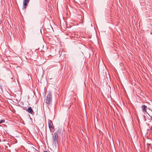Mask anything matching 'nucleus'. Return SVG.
<instances>
[{
    "label": "nucleus",
    "instance_id": "obj_4",
    "mask_svg": "<svg viewBox=\"0 0 152 152\" xmlns=\"http://www.w3.org/2000/svg\"><path fill=\"white\" fill-rule=\"evenodd\" d=\"M26 110L27 111H28V113L31 114H32L34 113L33 110L31 107H28V108L26 109Z\"/></svg>",
    "mask_w": 152,
    "mask_h": 152
},
{
    "label": "nucleus",
    "instance_id": "obj_1",
    "mask_svg": "<svg viewBox=\"0 0 152 152\" xmlns=\"http://www.w3.org/2000/svg\"><path fill=\"white\" fill-rule=\"evenodd\" d=\"M58 136L57 134L56 133H54L52 135V138L53 139V143L55 146H57L58 144Z\"/></svg>",
    "mask_w": 152,
    "mask_h": 152
},
{
    "label": "nucleus",
    "instance_id": "obj_10",
    "mask_svg": "<svg viewBox=\"0 0 152 152\" xmlns=\"http://www.w3.org/2000/svg\"><path fill=\"white\" fill-rule=\"evenodd\" d=\"M28 1H29V0H27Z\"/></svg>",
    "mask_w": 152,
    "mask_h": 152
},
{
    "label": "nucleus",
    "instance_id": "obj_2",
    "mask_svg": "<svg viewBox=\"0 0 152 152\" xmlns=\"http://www.w3.org/2000/svg\"><path fill=\"white\" fill-rule=\"evenodd\" d=\"M52 95L50 92H49L46 99V103L49 105L52 102Z\"/></svg>",
    "mask_w": 152,
    "mask_h": 152
},
{
    "label": "nucleus",
    "instance_id": "obj_9",
    "mask_svg": "<svg viewBox=\"0 0 152 152\" xmlns=\"http://www.w3.org/2000/svg\"><path fill=\"white\" fill-rule=\"evenodd\" d=\"M151 119L152 120V116H151Z\"/></svg>",
    "mask_w": 152,
    "mask_h": 152
},
{
    "label": "nucleus",
    "instance_id": "obj_7",
    "mask_svg": "<svg viewBox=\"0 0 152 152\" xmlns=\"http://www.w3.org/2000/svg\"><path fill=\"white\" fill-rule=\"evenodd\" d=\"M5 122V120L4 119L1 120H0V124L4 123Z\"/></svg>",
    "mask_w": 152,
    "mask_h": 152
},
{
    "label": "nucleus",
    "instance_id": "obj_6",
    "mask_svg": "<svg viewBox=\"0 0 152 152\" xmlns=\"http://www.w3.org/2000/svg\"><path fill=\"white\" fill-rule=\"evenodd\" d=\"M29 1H28L27 0H24V1L23 2V5H24V8H25L26 6L27 5L28 3L29 2Z\"/></svg>",
    "mask_w": 152,
    "mask_h": 152
},
{
    "label": "nucleus",
    "instance_id": "obj_5",
    "mask_svg": "<svg viewBox=\"0 0 152 152\" xmlns=\"http://www.w3.org/2000/svg\"><path fill=\"white\" fill-rule=\"evenodd\" d=\"M147 107L145 105H142V111L143 112H145L146 113H147V110L146 108Z\"/></svg>",
    "mask_w": 152,
    "mask_h": 152
},
{
    "label": "nucleus",
    "instance_id": "obj_8",
    "mask_svg": "<svg viewBox=\"0 0 152 152\" xmlns=\"http://www.w3.org/2000/svg\"><path fill=\"white\" fill-rule=\"evenodd\" d=\"M44 152H47V151H44Z\"/></svg>",
    "mask_w": 152,
    "mask_h": 152
},
{
    "label": "nucleus",
    "instance_id": "obj_3",
    "mask_svg": "<svg viewBox=\"0 0 152 152\" xmlns=\"http://www.w3.org/2000/svg\"><path fill=\"white\" fill-rule=\"evenodd\" d=\"M48 126L50 130L51 131H53L54 129V127L53 126L52 122L50 120L48 121Z\"/></svg>",
    "mask_w": 152,
    "mask_h": 152
}]
</instances>
